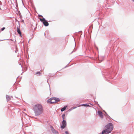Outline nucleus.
Here are the masks:
<instances>
[{
	"label": "nucleus",
	"instance_id": "1",
	"mask_svg": "<svg viewBox=\"0 0 134 134\" xmlns=\"http://www.w3.org/2000/svg\"><path fill=\"white\" fill-rule=\"evenodd\" d=\"M33 110L36 116H38L42 114L43 110L42 106L39 104L35 105L33 108Z\"/></svg>",
	"mask_w": 134,
	"mask_h": 134
},
{
	"label": "nucleus",
	"instance_id": "2",
	"mask_svg": "<svg viewBox=\"0 0 134 134\" xmlns=\"http://www.w3.org/2000/svg\"><path fill=\"white\" fill-rule=\"evenodd\" d=\"M105 127L106 129L102 131V134H108L110 133L113 130V126L111 123H110L106 126Z\"/></svg>",
	"mask_w": 134,
	"mask_h": 134
},
{
	"label": "nucleus",
	"instance_id": "6",
	"mask_svg": "<svg viewBox=\"0 0 134 134\" xmlns=\"http://www.w3.org/2000/svg\"><path fill=\"white\" fill-rule=\"evenodd\" d=\"M16 31L18 34L20 35V36L21 37V33L20 30V28L18 27L17 28Z\"/></svg>",
	"mask_w": 134,
	"mask_h": 134
},
{
	"label": "nucleus",
	"instance_id": "12",
	"mask_svg": "<svg viewBox=\"0 0 134 134\" xmlns=\"http://www.w3.org/2000/svg\"><path fill=\"white\" fill-rule=\"evenodd\" d=\"M5 27H3L2 28V29H1V30L2 31H3L5 29Z\"/></svg>",
	"mask_w": 134,
	"mask_h": 134
},
{
	"label": "nucleus",
	"instance_id": "14",
	"mask_svg": "<svg viewBox=\"0 0 134 134\" xmlns=\"http://www.w3.org/2000/svg\"><path fill=\"white\" fill-rule=\"evenodd\" d=\"M87 105V106H88V105H85V104H84L83 105Z\"/></svg>",
	"mask_w": 134,
	"mask_h": 134
},
{
	"label": "nucleus",
	"instance_id": "10",
	"mask_svg": "<svg viewBox=\"0 0 134 134\" xmlns=\"http://www.w3.org/2000/svg\"><path fill=\"white\" fill-rule=\"evenodd\" d=\"M65 115L63 114L62 115V118L63 120H64Z\"/></svg>",
	"mask_w": 134,
	"mask_h": 134
},
{
	"label": "nucleus",
	"instance_id": "11",
	"mask_svg": "<svg viewBox=\"0 0 134 134\" xmlns=\"http://www.w3.org/2000/svg\"><path fill=\"white\" fill-rule=\"evenodd\" d=\"M40 74H41L40 72H38L36 73V74H38L40 75Z\"/></svg>",
	"mask_w": 134,
	"mask_h": 134
},
{
	"label": "nucleus",
	"instance_id": "3",
	"mask_svg": "<svg viewBox=\"0 0 134 134\" xmlns=\"http://www.w3.org/2000/svg\"><path fill=\"white\" fill-rule=\"evenodd\" d=\"M60 101V100L59 98L54 97L48 99L47 102L50 104H53L57 103Z\"/></svg>",
	"mask_w": 134,
	"mask_h": 134
},
{
	"label": "nucleus",
	"instance_id": "5",
	"mask_svg": "<svg viewBox=\"0 0 134 134\" xmlns=\"http://www.w3.org/2000/svg\"><path fill=\"white\" fill-rule=\"evenodd\" d=\"M66 123L65 121L63 120L62 122V125H61V128L62 129L64 128L66 125Z\"/></svg>",
	"mask_w": 134,
	"mask_h": 134
},
{
	"label": "nucleus",
	"instance_id": "4",
	"mask_svg": "<svg viewBox=\"0 0 134 134\" xmlns=\"http://www.w3.org/2000/svg\"><path fill=\"white\" fill-rule=\"evenodd\" d=\"M40 21L42 22H43L44 25L46 26H47L49 25V24L47 21H46L45 19L43 18L42 19L41 18L40 19Z\"/></svg>",
	"mask_w": 134,
	"mask_h": 134
},
{
	"label": "nucleus",
	"instance_id": "13",
	"mask_svg": "<svg viewBox=\"0 0 134 134\" xmlns=\"http://www.w3.org/2000/svg\"><path fill=\"white\" fill-rule=\"evenodd\" d=\"M65 133H66V134H69L68 132L67 131H66Z\"/></svg>",
	"mask_w": 134,
	"mask_h": 134
},
{
	"label": "nucleus",
	"instance_id": "8",
	"mask_svg": "<svg viewBox=\"0 0 134 134\" xmlns=\"http://www.w3.org/2000/svg\"><path fill=\"white\" fill-rule=\"evenodd\" d=\"M52 132L55 134H58V132L57 131L53 129L52 130Z\"/></svg>",
	"mask_w": 134,
	"mask_h": 134
},
{
	"label": "nucleus",
	"instance_id": "9",
	"mask_svg": "<svg viewBox=\"0 0 134 134\" xmlns=\"http://www.w3.org/2000/svg\"><path fill=\"white\" fill-rule=\"evenodd\" d=\"M66 106H65L63 108H62L61 110L62 111H63L65 110L66 109Z\"/></svg>",
	"mask_w": 134,
	"mask_h": 134
},
{
	"label": "nucleus",
	"instance_id": "7",
	"mask_svg": "<svg viewBox=\"0 0 134 134\" xmlns=\"http://www.w3.org/2000/svg\"><path fill=\"white\" fill-rule=\"evenodd\" d=\"M98 113L100 117L103 118V115L102 114V112L100 111H98Z\"/></svg>",
	"mask_w": 134,
	"mask_h": 134
}]
</instances>
